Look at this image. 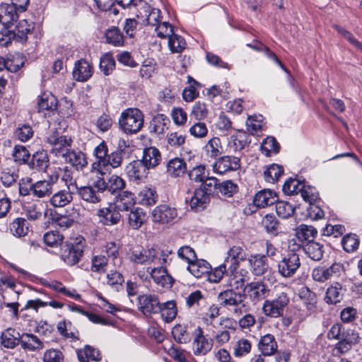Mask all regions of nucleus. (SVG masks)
Masks as SVG:
<instances>
[{
	"label": "nucleus",
	"instance_id": "50",
	"mask_svg": "<svg viewBox=\"0 0 362 362\" xmlns=\"http://www.w3.org/2000/svg\"><path fill=\"white\" fill-rule=\"evenodd\" d=\"M106 40L108 43L115 46H122L124 44L122 33L118 28H112L107 30L105 33Z\"/></svg>",
	"mask_w": 362,
	"mask_h": 362
},
{
	"label": "nucleus",
	"instance_id": "37",
	"mask_svg": "<svg viewBox=\"0 0 362 362\" xmlns=\"http://www.w3.org/2000/svg\"><path fill=\"white\" fill-rule=\"evenodd\" d=\"M9 229L13 235L18 238L25 236L29 231L28 223L23 218H17L13 220L10 224Z\"/></svg>",
	"mask_w": 362,
	"mask_h": 362
},
{
	"label": "nucleus",
	"instance_id": "28",
	"mask_svg": "<svg viewBox=\"0 0 362 362\" xmlns=\"http://www.w3.org/2000/svg\"><path fill=\"white\" fill-rule=\"evenodd\" d=\"M64 159L78 170H83L88 164L86 157L81 151H69Z\"/></svg>",
	"mask_w": 362,
	"mask_h": 362
},
{
	"label": "nucleus",
	"instance_id": "32",
	"mask_svg": "<svg viewBox=\"0 0 362 362\" xmlns=\"http://www.w3.org/2000/svg\"><path fill=\"white\" fill-rule=\"evenodd\" d=\"M73 199L71 189H62L54 193L50 199V204L54 207H63Z\"/></svg>",
	"mask_w": 362,
	"mask_h": 362
},
{
	"label": "nucleus",
	"instance_id": "2",
	"mask_svg": "<svg viewBox=\"0 0 362 362\" xmlns=\"http://www.w3.org/2000/svg\"><path fill=\"white\" fill-rule=\"evenodd\" d=\"M120 129L126 134H134L144 125V116L139 109L129 108L122 112L119 119Z\"/></svg>",
	"mask_w": 362,
	"mask_h": 362
},
{
	"label": "nucleus",
	"instance_id": "11",
	"mask_svg": "<svg viewBox=\"0 0 362 362\" xmlns=\"http://www.w3.org/2000/svg\"><path fill=\"white\" fill-rule=\"evenodd\" d=\"M58 175H52L49 180H38L33 186V195L38 198L49 197L52 193L54 184L57 181Z\"/></svg>",
	"mask_w": 362,
	"mask_h": 362
},
{
	"label": "nucleus",
	"instance_id": "57",
	"mask_svg": "<svg viewBox=\"0 0 362 362\" xmlns=\"http://www.w3.org/2000/svg\"><path fill=\"white\" fill-rule=\"evenodd\" d=\"M203 188L207 196L210 194H218L219 185L218 180L214 177H205L203 181Z\"/></svg>",
	"mask_w": 362,
	"mask_h": 362
},
{
	"label": "nucleus",
	"instance_id": "38",
	"mask_svg": "<svg viewBox=\"0 0 362 362\" xmlns=\"http://www.w3.org/2000/svg\"><path fill=\"white\" fill-rule=\"evenodd\" d=\"M204 151L208 157L216 158L222 153V146L218 137L209 139L204 146Z\"/></svg>",
	"mask_w": 362,
	"mask_h": 362
},
{
	"label": "nucleus",
	"instance_id": "3",
	"mask_svg": "<svg viewBox=\"0 0 362 362\" xmlns=\"http://www.w3.org/2000/svg\"><path fill=\"white\" fill-rule=\"evenodd\" d=\"M289 303V298L284 292L277 294L274 299L265 300L262 305V312L268 317H279L283 316L284 309Z\"/></svg>",
	"mask_w": 362,
	"mask_h": 362
},
{
	"label": "nucleus",
	"instance_id": "5",
	"mask_svg": "<svg viewBox=\"0 0 362 362\" xmlns=\"http://www.w3.org/2000/svg\"><path fill=\"white\" fill-rule=\"evenodd\" d=\"M270 289L263 281H252L245 286V292L253 303H259L270 295Z\"/></svg>",
	"mask_w": 362,
	"mask_h": 362
},
{
	"label": "nucleus",
	"instance_id": "33",
	"mask_svg": "<svg viewBox=\"0 0 362 362\" xmlns=\"http://www.w3.org/2000/svg\"><path fill=\"white\" fill-rule=\"evenodd\" d=\"M245 258V252L243 249L239 246H233L228 251L225 263L229 264V267H238L239 262Z\"/></svg>",
	"mask_w": 362,
	"mask_h": 362
},
{
	"label": "nucleus",
	"instance_id": "60",
	"mask_svg": "<svg viewBox=\"0 0 362 362\" xmlns=\"http://www.w3.org/2000/svg\"><path fill=\"white\" fill-rule=\"evenodd\" d=\"M204 298V296L201 291H194L185 297V305L188 309L197 308Z\"/></svg>",
	"mask_w": 362,
	"mask_h": 362
},
{
	"label": "nucleus",
	"instance_id": "6",
	"mask_svg": "<svg viewBox=\"0 0 362 362\" xmlns=\"http://www.w3.org/2000/svg\"><path fill=\"white\" fill-rule=\"evenodd\" d=\"M96 216L98 218L99 223L107 226L117 225L120 219L121 214L117 210L112 203L107 206L97 210Z\"/></svg>",
	"mask_w": 362,
	"mask_h": 362
},
{
	"label": "nucleus",
	"instance_id": "30",
	"mask_svg": "<svg viewBox=\"0 0 362 362\" xmlns=\"http://www.w3.org/2000/svg\"><path fill=\"white\" fill-rule=\"evenodd\" d=\"M77 356L79 361L88 362L89 361H100L102 358L100 351L89 345L77 351Z\"/></svg>",
	"mask_w": 362,
	"mask_h": 362
},
{
	"label": "nucleus",
	"instance_id": "20",
	"mask_svg": "<svg viewBox=\"0 0 362 362\" xmlns=\"http://www.w3.org/2000/svg\"><path fill=\"white\" fill-rule=\"evenodd\" d=\"M251 267L252 272L255 276H262L267 273L269 269L267 257L264 255H256L248 259Z\"/></svg>",
	"mask_w": 362,
	"mask_h": 362
},
{
	"label": "nucleus",
	"instance_id": "14",
	"mask_svg": "<svg viewBox=\"0 0 362 362\" xmlns=\"http://www.w3.org/2000/svg\"><path fill=\"white\" fill-rule=\"evenodd\" d=\"M238 267H229L228 284L235 289L242 288L245 282L248 280L247 272L244 269L238 270Z\"/></svg>",
	"mask_w": 362,
	"mask_h": 362
},
{
	"label": "nucleus",
	"instance_id": "36",
	"mask_svg": "<svg viewBox=\"0 0 362 362\" xmlns=\"http://www.w3.org/2000/svg\"><path fill=\"white\" fill-rule=\"evenodd\" d=\"M44 205L40 201L28 204L24 206V211L27 218L31 221L38 220L41 218Z\"/></svg>",
	"mask_w": 362,
	"mask_h": 362
},
{
	"label": "nucleus",
	"instance_id": "48",
	"mask_svg": "<svg viewBox=\"0 0 362 362\" xmlns=\"http://www.w3.org/2000/svg\"><path fill=\"white\" fill-rule=\"evenodd\" d=\"M146 214L141 209L136 208L131 211L129 215V223L134 229L139 228L144 222Z\"/></svg>",
	"mask_w": 362,
	"mask_h": 362
},
{
	"label": "nucleus",
	"instance_id": "16",
	"mask_svg": "<svg viewBox=\"0 0 362 362\" xmlns=\"http://www.w3.org/2000/svg\"><path fill=\"white\" fill-rule=\"evenodd\" d=\"M16 9L21 8L14 5L8 4H1L0 5V22L5 26L12 25L18 18Z\"/></svg>",
	"mask_w": 362,
	"mask_h": 362
},
{
	"label": "nucleus",
	"instance_id": "15",
	"mask_svg": "<svg viewBox=\"0 0 362 362\" xmlns=\"http://www.w3.org/2000/svg\"><path fill=\"white\" fill-rule=\"evenodd\" d=\"M184 268L196 278H201L210 272V264L204 259L197 258L196 261L185 264Z\"/></svg>",
	"mask_w": 362,
	"mask_h": 362
},
{
	"label": "nucleus",
	"instance_id": "54",
	"mask_svg": "<svg viewBox=\"0 0 362 362\" xmlns=\"http://www.w3.org/2000/svg\"><path fill=\"white\" fill-rule=\"evenodd\" d=\"M12 156L14 161L19 164L28 163L30 158V153L24 146L16 145L14 146Z\"/></svg>",
	"mask_w": 362,
	"mask_h": 362
},
{
	"label": "nucleus",
	"instance_id": "55",
	"mask_svg": "<svg viewBox=\"0 0 362 362\" xmlns=\"http://www.w3.org/2000/svg\"><path fill=\"white\" fill-rule=\"evenodd\" d=\"M304 184L296 179H290L283 185V192L288 195L298 194L300 193Z\"/></svg>",
	"mask_w": 362,
	"mask_h": 362
},
{
	"label": "nucleus",
	"instance_id": "18",
	"mask_svg": "<svg viewBox=\"0 0 362 362\" xmlns=\"http://www.w3.org/2000/svg\"><path fill=\"white\" fill-rule=\"evenodd\" d=\"M118 211H129L135 204L134 194L128 191H124L116 196L115 202L112 203Z\"/></svg>",
	"mask_w": 362,
	"mask_h": 362
},
{
	"label": "nucleus",
	"instance_id": "40",
	"mask_svg": "<svg viewBox=\"0 0 362 362\" xmlns=\"http://www.w3.org/2000/svg\"><path fill=\"white\" fill-rule=\"evenodd\" d=\"M71 144L72 140L70 137L62 136L60 143L57 144L54 148H51L50 152L57 157L62 156L64 158L70 151Z\"/></svg>",
	"mask_w": 362,
	"mask_h": 362
},
{
	"label": "nucleus",
	"instance_id": "42",
	"mask_svg": "<svg viewBox=\"0 0 362 362\" xmlns=\"http://www.w3.org/2000/svg\"><path fill=\"white\" fill-rule=\"evenodd\" d=\"M304 250L308 256L315 261H320L323 257L322 245L318 243H308L304 247Z\"/></svg>",
	"mask_w": 362,
	"mask_h": 362
},
{
	"label": "nucleus",
	"instance_id": "27",
	"mask_svg": "<svg viewBox=\"0 0 362 362\" xmlns=\"http://www.w3.org/2000/svg\"><path fill=\"white\" fill-rule=\"evenodd\" d=\"M141 160L149 169L155 168L161 160L160 153L156 147L145 148Z\"/></svg>",
	"mask_w": 362,
	"mask_h": 362
},
{
	"label": "nucleus",
	"instance_id": "52",
	"mask_svg": "<svg viewBox=\"0 0 362 362\" xmlns=\"http://www.w3.org/2000/svg\"><path fill=\"white\" fill-rule=\"evenodd\" d=\"M105 247L109 262L115 267H119L121 264V259L118 257L119 247L115 243H108Z\"/></svg>",
	"mask_w": 362,
	"mask_h": 362
},
{
	"label": "nucleus",
	"instance_id": "63",
	"mask_svg": "<svg viewBox=\"0 0 362 362\" xmlns=\"http://www.w3.org/2000/svg\"><path fill=\"white\" fill-rule=\"evenodd\" d=\"M18 178V174L11 169H5L1 173L0 180L4 186L8 187L15 184Z\"/></svg>",
	"mask_w": 362,
	"mask_h": 362
},
{
	"label": "nucleus",
	"instance_id": "12",
	"mask_svg": "<svg viewBox=\"0 0 362 362\" xmlns=\"http://www.w3.org/2000/svg\"><path fill=\"white\" fill-rule=\"evenodd\" d=\"M140 310L144 313H157L160 310V303L156 295L144 294L139 297Z\"/></svg>",
	"mask_w": 362,
	"mask_h": 362
},
{
	"label": "nucleus",
	"instance_id": "43",
	"mask_svg": "<svg viewBox=\"0 0 362 362\" xmlns=\"http://www.w3.org/2000/svg\"><path fill=\"white\" fill-rule=\"evenodd\" d=\"M169 119L163 114L156 115L151 122V129L157 134H163L168 129Z\"/></svg>",
	"mask_w": 362,
	"mask_h": 362
},
{
	"label": "nucleus",
	"instance_id": "41",
	"mask_svg": "<svg viewBox=\"0 0 362 362\" xmlns=\"http://www.w3.org/2000/svg\"><path fill=\"white\" fill-rule=\"evenodd\" d=\"M341 288V285L339 283L331 285L326 291V302L330 304H336L340 302L342 298Z\"/></svg>",
	"mask_w": 362,
	"mask_h": 362
},
{
	"label": "nucleus",
	"instance_id": "17",
	"mask_svg": "<svg viewBox=\"0 0 362 362\" xmlns=\"http://www.w3.org/2000/svg\"><path fill=\"white\" fill-rule=\"evenodd\" d=\"M72 74L76 81H86L93 74V66L86 60H78L74 64Z\"/></svg>",
	"mask_w": 362,
	"mask_h": 362
},
{
	"label": "nucleus",
	"instance_id": "22",
	"mask_svg": "<svg viewBox=\"0 0 362 362\" xmlns=\"http://www.w3.org/2000/svg\"><path fill=\"white\" fill-rule=\"evenodd\" d=\"M258 349L264 356L274 355L278 349L275 337L270 334L262 336L259 341Z\"/></svg>",
	"mask_w": 362,
	"mask_h": 362
},
{
	"label": "nucleus",
	"instance_id": "59",
	"mask_svg": "<svg viewBox=\"0 0 362 362\" xmlns=\"http://www.w3.org/2000/svg\"><path fill=\"white\" fill-rule=\"evenodd\" d=\"M44 242L47 245L51 247H57L60 245L63 240V235L58 231L52 230L45 233L43 236Z\"/></svg>",
	"mask_w": 362,
	"mask_h": 362
},
{
	"label": "nucleus",
	"instance_id": "56",
	"mask_svg": "<svg viewBox=\"0 0 362 362\" xmlns=\"http://www.w3.org/2000/svg\"><path fill=\"white\" fill-rule=\"evenodd\" d=\"M276 212L282 218H287L294 213V207L287 202H276Z\"/></svg>",
	"mask_w": 362,
	"mask_h": 362
},
{
	"label": "nucleus",
	"instance_id": "19",
	"mask_svg": "<svg viewBox=\"0 0 362 362\" xmlns=\"http://www.w3.org/2000/svg\"><path fill=\"white\" fill-rule=\"evenodd\" d=\"M84 244L81 241L68 247L67 252L64 255V261L69 266L77 264L83 254Z\"/></svg>",
	"mask_w": 362,
	"mask_h": 362
},
{
	"label": "nucleus",
	"instance_id": "58",
	"mask_svg": "<svg viewBox=\"0 0 362 362\" xmlns=\"http://www.w3.org/2000/svg\"><path fill=\"white\" fill-rule=\"evenodd\" d=\"M124 154V151L121 148H117L109 154L106 158L108 167L111 166L113 168L119 167L123 161Z\"/></svg>",
	"mask_w": 362,
	"mask_h": 362
},
{
	"label": "nucleus",
	"instance_id": "21",
	"mask_svg": "<svg viewBox=\"0 0 362 362\" xmlns=\"http://www.w3.org/2000/svg\"><path fill=\"white\" fill-rule=\"evenodd\" d=\"M276 194L270 189H263L257 192L253 199L254 205L258 208H264L276 203Z\"/></svg>",
	"mask_w": 362,
	"mask_h": 362
},
{
	"label": "nucleus",
	"instance_id": "13",
	"mask_svg": "<svg viewBox=\"0 0 362 362\" xmlns=\"http://www.w3.org/2000/svg\"><path fill=\"white\" fill-rule=\"evenodd\" d=\"M177 211L168 205L163 204L156 207L152 213L155 222L167 223L177 216Z\"/></svg>",
	"mask_w": 362,
	"mask_h": 362
},
{
	"label": "nucleus",
	"instance_id": "7",
	"mask_svg": "<svg viewBox=\"0 0 362 362\" xmlns=\"http://www.w3.org/2000/svg\"><path fill=\"white\" fill-rule=\"evenodd\" d=\"M193 335L192 344L194 354L205 355L210 351L213 346V341L204 337L203 330L200 327L195 328Z\"/></svg>",
	"mask_w": 362,
	"mask_h": 362
},
{
	"label": "nucleus",
	"instance_id": "26",
	"mask_svg": "<svg viewBox=\"0 0 362 362\" xmlns=\"http://www.w3.org/2000/svg\"><path fill=\"white\" fill-rule=\"evenodd\" d=\"M209 202V197L206 194L204 189H196L194 195L190 198L189 204L192 209L199 211L204 209Z\"/></svg>",
	"mask_w": 362,
	"mask_h": 362
},
{
	"label": "nucleus",
	"instance_id": "8",
	"mask_svg": "<svg viewBox=\"0 0 362 362\" xmlns=\"http://www.w3.org/2000/svg\"><path fill=\"white\" fill-rule=\"evenodd\" d=\"M240 158L236 156H224L218 158L213 165V170L218 174L235 171L240 167Z\"/></svg>",
	"mask_w": 362,
	"mask_h": 362
},
{
	"label": "nucleus",
	"instance_id": "64",
	"mask_svg": "<svg viewBox=\"0 0 362 362\" xmlns=\"http://www.w3.org/2000/svg\"><path fill=\"white\" fill-rule=\"evenodd\" d=\"M64 354L57 349H49L43 355V362H64Z\"/></svg>",
	"mask_w": 362,
	"mask_h": 362
},
{
	"label": "nucleus",
	"instance_id": "53",
	"mask_svg": "<svg viewBox=\"0 0 362 362\" xmlns=\"http://www.w3.org/2000/svg\"><path fill=\"white\" fill-rule=\"evenodd\" d=\"M125 187L124 180L116 175H112L107 182V190L112 194H115L123 189Z\"/></svg>",
	"mask_w": 362,
	"mask_h": 362
},
{
	"label": "nucleus",
	"instance_id": "1",
	"mask_svg": "<svg viewBox=\"0 0 362 362\" xmlns=\"http://www.w3.org/2000/svg\"><path fill=\"white\" fill-rule=\"evenodd\" d=\"M171 251L161 250L157 247L133 250L130 255V260L134 264H140L147 267L151 265H163L168 262Z\"/></svg>",
	"mask_w": 362,
	"mask_h": 362
},
{
	"label": "nucleus",
	"instance_id": "44",
	"mask_svg": "<svg viewBox=\"0 0 362 362\" xmlns=\"http://www.w3.org/2000/svg\"><path fill=\"white\" fill-rule=\"evenodd\" d=\"M317 230L312 226L302 224L296 230V236L302 241L313 242L317 235Z\"/></svg>",
	"mask_w": 362,
	"mask_h": 362
},
{
	"label": "nucleus",
	"instance_id": "46",
	"mask_svg": "<svg viewBox=\"0 0 362 362\" xmlns=\"http://www.w3.org/2000/svg\"><path fill=\"white\" fill-rule=\"evenodd\" d=\"M109 264L110 262L105 255H95L91 259V271L98 274L105 273Z\"/></svg>",
	"mask_w": 362,
	"mask_h": 362
},
{
	"label": "nucleus",
	"instance_id": "34",
	"mask_svg": "<svg viewBox=\"0 0 362 362\" xmlns=\"http://www.w3.org/2000/svg\"><path fill=\"white\" fill-rule=\"evenodd\" d=\"M138 199L141 204L151 206L156 203L158 195L154 188L144 187L139 192Z\"/></svg>",
	"mask_w": 362,
	"mask_h": 362
},
{
	"label": "nucleus",
	"instance_id": "39",
	"mask_svg": "<svg viewBox=\"0 0 362 362\" xmlns=\"http://www.w3.org/2000/svg\"><path fill=\"white\" fill-rule=\"evenodd\" d=\"M300 297L307 311L311 313L315 308L317 303V298L315 293L312 292L308 288H304L300 291Z\"/></svg>",
	"mask_w": 362,
	"mask_h": 362
},
{
	"label": "nucleus",
	"instance_id": "61",
	"mask_svg": "<svg viewBox=\"0 0 362 362\" xmlns=\"http://www.w3.org/2000/svg\"><path fill=\"white\" fill-rule=\"evenodd\" d=\"M167 173L171 177H179L181 175V158H174L167 163Z\"/></svg>",
	"mask_w": 362,
	"mask_h": 362
},
{
	"label": "nucleus",
	"instance_id": "62",
	"mask_svg": "<svg viewBox=\"0 0 362 362\" xmlns=\"http://www.w3.org/2000/svg\"><path fill=\"white\" fill-rule=\"evenodd\" d=\"M261 148L262 152L269 156L271 153H276L279 151V145L274 137L268 136L263 141Z\"/></svg>",
	"mask_w": 362,
	"mask_h": 362
},
{
	"label": "nucleus",
	"instance_id": "10",
	"mask_svg": "<svg viewBox=\"0 0 362 362\" xmlns=\"http://www.w3.org/2000/svg\"><path fill=\"white\" fill-rule=\"evenodd\" d=\"M148 169L142 160H136L129 163L125 170L130 180L139 182L147 177Z\"/></svg>",
	"mask_w": 362,
	"mask_h": 362
},
{
	"label": "nucleus",
	"instance_id": "29",
	"mask_svg": "<svg viewBox=\"0 0 362 362\" xmlns=\"http://www.w3.org/2000/svg\"><path fill=\"white\" fill-rule=\"evenodd\" d=\"M21 345L24 350L30 351H36L44 348L43 342L33 334H24L21 340Z\"/></svg>",
	"mask_w": 362,
	"mask_h": 362
},
{
	"label": "nucleus",
	"instance_id": "51",
	"mask_svg": "<svg viewBox=\"0 0 362 362\" xmlns=\"http://www.w3.org/2000/svg\"><path fill=\"white\" fill-rule=\"evenodd\" d=\"M284 170L281 165L272 164L264 172V179L267 182L274 183L283 174Z\"/></svg>",
	"mask_w": 362,
	"mask_h": 362
},
{
	"label": "nucleus",
	"instance_id": "25",
	"mask_svg": "<svg viewBox=\"0 0 362 362\" xmlns=\"http://www.w3.org/2000/svg\"><path fill=\"white\" fill-rule=\"evenodd\" d=\"M1 344L7 349H13L21 344L20 334L14 329L8 328L4 331L1 335Z\"/></svg>",
	"mask_w": 362,
	"mask_h": 362
},
{
	"label": "nucleus",
	"instance_id": "31",
	"mask_svg": "<svg viewBox=\"0 0 362 362\" xmlns=\"http://www.w3.org/2000/svg\"><path fill=\"white\" fill-rule=\"evenodd\" d=\"M28 164L33 170H45L49 166V160L46 152L37 151L33 155L31 161Z\"/></svg>",
	"mask_w": 362,
	"mask_h": 362
},
{
	"label": "nucleus",
	"instance_id": "47",
	"mask_svg": "<svg viewBox=\"0 0 362 362\" xmlns=\"http://www.w3.org/2000/svg\"><path fill=\"white\" fill-rule=\"evenodd\" d=\"M252 344L250 341L246 339H238L233 347V355L235 357H243L251 351Z\"/></svg>",
	"mask_w": 362,
	"mask_h": 362
},
{
	"label": "nucleus",
	"instance_id": "24",
	"mask_svg": "<svg viewBox=\"0 0 362 362\" xmlns=\"http://www.w3.org/2000/svg\"><path fill=\"white\" fill-rule=\"evenodd\" d=\"M77 193L83 201L90 204H98L103 197L90 185L78 187Z\"/></svg>",
	"mask_w": 362,
	"mask_h": 362
},
{
	"label": "nucleus",
	"instance_id": "35",
	"mask_svg": "<svg viewBox=\"0 0 362 362\" xmlns=\"http://www.w3.org/2000/svg\"><path fill=\"white\" fill-rule=\"evenodd\" d=\"M160 313L162 318L165 322L173 321L177 314V308L174 300H169L164 303H160Z\"/></svg>",
	"mask_w": 362,
	"mask_h": 362
},
{
	"label": "nucleus",
	"instance_id": "49",
	"mask_svg": "<svg viewBox=\"0 0 362 362\" xmlns=\"http://www.w3.org/2000/svg\"><path fill=\"white\" fill-rule=\"evenodd\" d=\"M115 68V61L112 54L106 53L100 57V69L105 75L110 74Z\"/></svg>",
	"mask_w": 362,
	"mask_h": 362
},
{
	"label": "nucleus",
	"instance_id": "23",
	"mask_svg": "<svg viewBox=\"0 0 362 362\" xmlns=\"http://www.w3.org/2000/svg\"><path fill=\"white\" fill-rule=\"evenodd\" d=\"M218 300L221 305L226 307H238L243 303V296L235 293L232 289L226 290L218 295Z\"/></svg>",
	"mask_w": 362,
	"mask_h": 362
},
{
	"label": "nucleus",
	"instance_id": "4",
	"mask_svg": "<svg viewBox=\"0 0 362 362\" xmlns=\"http://www.w3.org/2000/svg\"><path fill=\"white\" fill-rule=\"evenodd\" d=\"M299 255L289 252L284 255L278 263V273L284 278H291L295 275L300 267Z\"/></svg>",
	"mask_w": 362,
	"mask_h": 362
},
{
	"label": "nucleus",
	"instance_id": "9",
	"mask_svg": "<svg viewBox=\"0 0 362 362\" xmlns=\"http://www.w3.org/2000/svg\"><path fill=\"white\" fill-rule=\"evenodd\" d=\"M151 278L157 286V288H170L173 284V279L163 265L153 267L151 269Z\"/></svg>",
	"mask_w": 362,
	"mask_h": 362
},
{
	"label": "nucleus",
	"instance_id": "45",
	"mask_svg": "<svg viewBox=\"0 0 362 362\" xmlns=\"http://www.w3.org/2000/svg\"><path fill=\"white\" fill-rule=\"evenodd\" d=\"M39 111L52 110L56 108L57 99L50 93H44L37 102Z\"/></svg>",
	"mask_w": 362,
	"mask_h": 362
}]
</instances>
